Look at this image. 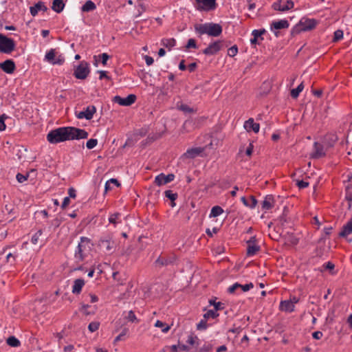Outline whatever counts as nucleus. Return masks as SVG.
I'll return each mask as SVG.
<instances>
[{
    "instance_id": "1",
    "label": "nucleus",
    "mask_w": 352,
    "mask_h": 352,
    "mask_svg": "<svg viewBox=\"0 0 352 352\" xmlns=\"http://www.w3.org/2000/svg\"><path fill=\"white\" fill-rule=\"evenodd\" d=\"M88 135V133L84 129L63 126L51 131L47 135V140L51 144H57L67 140L86 139Z\"/></svg>"
},
{
    "instance_id": "2",
    "label": "nucleus",
    "mask_w": 352,
    "mask_h": 352,
    "mask_svg": "<svg viewBox=\"0 0 352 352\" xmlns=\"http://www.w3.org/2000/svg\"><path fill=\"white\" fill-rule=\"evenodd\" d=\"M195 28L196 32L201 34H206L214 37L219 36L222 32V27L219 24L214 23L196 25Z\"/></svg>"
},
{
    "instance_id": "3",
    "label": "nucleus",
    "mask_w": 352,
    "mask_h": 352,
    "mask_svg": "<svg viewBox=\"0 0 352 352\" xmlns=\"http://www.w3.org/2000/svg\"><path fill=\"white\" fill-rule=\"evenodd\" d=\"M318 21L314 19L302 18L291 30L292 36H295L301 32H307L314 30Z\"/></svg>"
},
{
    "instance_id": "4",
    "label": "nucleus",
    "mask_w": 352,
    "mask_h": 352,
    "mask_svg": "<svg viewBox=\"0 0 352 352\" xmlns=\"http://www.w3.org/2000/svg\"><path fill=\"white\" fill-rule=\"evenodd\" d=\"M91 250V241L89 239L82 236L80 242L79 243L77 249L75 252V258L78 261H82L85 259L87 255Z\"/></svg>"
},
{
    "instance_id": "5",
    "label": "nucleus",
    "mask_w": 352,
    "mask_h": 352,
    "mask_svg": "<svg viewBox=\"0 0 352 352\" xmlns=\"http://www.w3.org/2000/svg\"><path fill=\"white\" fill-rule=\"evenodd\" d=\"M15 48V43L13 39L8 38L0 34V52L5 54L11 53Z\"/></svg>"
},
{
    "instance_id": "6",
    "label": "nucleus",
    "mask_w": 352,
    "mask_h": 352,
    "mask_svg": "<svg viewBox=\"0 0 352 352\" xmlns=\"http://www.w3.org/2000/svg\"><path fill=\"white\" fill-rule=\"evenodd\" d=\"M89 72V63L85 61H82L75 69L74 76L77 79L84 80L87 77Z\"/></svg>"
},
{
    "instance_id": "7",
    "label": "nucleus",
    "mask_w": 352,
    "mask_h": 352,
    "mask_svg": "<svg viewBox=\"0 0 352 352\" xmlns=\"http://www.w3.org/2000/svg\"><path fill=\"white\" fill-rule=\"evenodd\" d=\"M196 8L200 11H210L216 8V0H196Z\"/></svg>"
},
{
    "instance_id": "8",
    "label": "nucleus",
    "mask_w": 352,
    "mask_h": 352,
    "mask_svg": "<svg viewBox=\"0 0 352 352\" xmlns=\"http://www.w3.org/2000/svg\"><path fill=\"white\" fill-rule=\"evenodd\" d=\"M294 6L292 0H278L273 3L272 8L275 10L285 12L293 8Z\"/></svg>"
},
{
    "instance_id": "9",
    "label": "nucleus",
    "mask_w": 352,
    "mask_h": 352,
    "mask_svg": "<svg viewBox=\"0 0 352 352\" xmlns=\"http://www.w3.org/2000/svg\"><path fill=\"white\" fill-rule=\"evenodd\" d=\"M98 245L108 252H113L116 248V243L110 236L100 239Z\"/></svg>"
},
{
    "instance_id": "10",
    "label": "nucleus",
    "mask_w": 352,
    "mask_h": 352,
    "mask_svg": "<svg viewBox=\"0 0 352 352\" xmlns=\"http://www.w3.org/2000/svg\"><path fill=\"white\" fill-rule=\"evenodd\" d=\"M136 100V96L130 94L126 98H122L119 96H116L113 98V102L122 106H130L133 104Z\"/></svg>"
},
{
    "instance_id": "11",
    "label": "nucleus",
    "mask_w": 352,
    "mask_h": 352,
    "mask_svg": "<svg viewBox=\"0 0 352 352\" xmlns=\"http://www.w3.org/2000/svg\"><path fill=\"white\" fill-rule=\"evenodd\" d=\"M174 178L175 175L173 174L165 175L164 174L161 173L155 177L154 182L157 186H160L172 182Z\"/></svg>"
},
{
    "instance_id": "12",
    "label": "nucleus",
    "mask_w": 352,
    "mask_h": 352,
    "mask_svg": "<svg viewBox=\"0 0 352 352\" xmlns=\"http://www.w3.org/2000/svg\"><path fill=\"white\" fill-rule=\"evenodd\" d=\"M96 109L94 106H89L86 108L85 111L76 113V116L78 119L85 118L87 120H91L93 118L94 114L96 113Z\"/></svg>"
},
{
    "instance_id": "13",
    "label": "nucleus",
    "mask_w": 352,
    "mask_h": 352,
    "mask_svg": "<svg viewBox=\"0 0 352 352\" xmlns=\"http://www.w3.org/2000/svg\"><path fill=\"white\" fill-rule=\"evenodd\" d=\"M247 255L253 256L260 250V247L256 244V237L252 236L250 240L247 241Z\"/></svg>"
},
{
    "instance_id": "14",
    "label": "nucleus",
    "mask_w": 352,
    "mask_h": 352,
    "mask_svg": "<svg viewBox=\"0 0 352 352\" xmlns=\"http://www.w3.org/2000/svg\"><path fill=\"white\" fill-rule=\"evenodd\" d=\"M204 151V147H195L188 148L186 153H184L182 155V157L188 158V159H193L199 155H200Z\"/></svg>"
},
{
    "instance_id": "15",
    "label": "nucleus",
    "mask_w": 352,
    "mask_h": 352,
    "mask_svg": "<svg viewBox=\"0 0 352 352\" xmlns=\"http://www.w3.org/2000/svg\"><path fill=\"white\" fill-rule=\"evenodd\" d=\"M254 287V285L252 283H250L245 285H241L238 283H234L232 286L229 287L228 289V292L230 294L234 293L238 289H241L243 292H245L249 291L250 289Z\"/></svg>"
},
{
    "instance_id": "16",
    "label": "nucleus",
    "mask_w": 352,
    "mask_h": 352,
    "mask_svg": "<svg viewBox=\"0 0 352 352\" xmlns=\"http://www.w3.org/2000/svg\"><path fill=\"white\" fill-rule=\"evenodd\" d=\"M0 69L7 74H12L16 69L15 63L12 60H6L0 63Z\"/></svg>"
},
{
    "instance_id": "17",
    "label": "nucleus",
    "mask_w": 352,
    "mask_h": 352,
    "mask_svg": "<svg viewBox=\"0 0 352 352\" xmlns=\"http://www.w3.org/2000/svg\"><path fill=\"white\" fill-rule=\"evenodd\" d=\"M221 42L216 41L210 44L208 47L204 50V54L206 55H214L217 54L221 50Z\"/></svg>"
},
{
    "instance_id": "18",
    "label": "nucleus",
    "mask_w": 352,
    "mask_h": 352,
    "mask_svg": "<svg viewBox=\"0 0 352 352\" xmlns=\"http://www.w3.org/2000/svg\"><path fill=\"white\" fill-rule=\"evenodd\" d=\"M244 128L248 132L253 131L257 133L259 131L260 126L259 124L255 123L253 118H249L244 123Z\"/></svg>"
},
{
    "instance_id": "19",
    "label": "nucleus",
    "mask_w": 352,
    "mask_h": 352,
    "mask_svg": "<svg viewBox=\"0 0 352 352\" xmlns=\"http://www.w3.org/2000/svg\"><path fill=\"white\" fill-rule=\"evenodd\" d=\"M289 26L288 21L283 19L273 21L271 24V30L274 31L276 30L287 29Z\"/></svg>"
},
{
    "instance_id": "20",
    "label": "nucleus",
    "mask_w": 352,
    "mask_h": 352,
    "mask_svg": "<svg viewBox=\"0 0 352 352\" xmlns=\"http://www.w3.org/2000/svg\"><path fill=\"white\" fill-rule=\"evenodd\" d=\"M175 258L173 257L165 258L160 256L155 262V264L157 267L166 266L171 265L174 263Z\"/></svg>"
},
{
    "instance_id": "21",
    "label": "nucleus",
    "mask_w": 352,
    "mask_h": 352,
    "mask_svg": "<svg viewBox=\"0 0 352 352\" xmlns=\"http://www.w3.org/2000/svg\"><path fill=\"white\" fill-rule=\"evenodd\" d=\"M85 285V280L82 278H78L74 281L72 287V293L74 294H79L83 286Z\"/></svg>"
},
{
    "instance_id": "22",
    "label": "nucleus",
    "mask_w": 352,
    "mask_h": 352,
    "mask_svg": "<svg viewBox=\"0 0 352 352\" xmlns=\"http://www.w3.org/2000/svg\"><path fill=\"white\" fill-rule=\"evenodd\" d=\"M47 10V8L45 6L44 3L41 1H38L34 6L30 7V10L31 14L34 16L38 14V11L45 12Z\"/></svg>"
},
{
    "instance_id": "23",
    "label": "nucleus",
    "mask_w": 352,
    "mask_h": 352,
    "mask_svg": "<svg viewBox=\"0 0 352 352\" xmlns=\"http://www.w3.org/2000/svg\"><path fill=\"white\" fill-rule=\"evenodd\" d=\"M67 1V0H54L52 9L57 13L61 12L65 8Z\"/></svg>"
},
{
    "instance_id": "24",
    "label": "nucleus",
    "mask_w": 352,
    "mask_h": 352,
    "mask_svg": "<svg viewBox=\"0 0 352 352\" xmlns=\"http://www.w3.org/2000/svg\"><path fill=\"white\" fill-rule=\"evenodd\" d=\"M314 153L312 154L313 158H320L323 157L325 153L323 151V146L318 142H315L314 145Z\"/></svg>"
},
{
    "instance_id": "25",
    "label": "nucleus",
    "mask_w": 352,
    "mask_h": 352,
    "mask_svg": "<svg viewBox=\"0 0 352 352\" xmlns=\"http://www.w3.org/2000/svg\"><path fill=\"white\" fill-rule=\"evenodd\" d=\"M295 306L289 300H282L280 303V309L286 312H292L294 311Z\"/></svg>"
},
{
    "instance_id": "26",
    "label": "nucleus",
    "mask_w": 352,
    "mask_h": 352,
    "mask_svg": "<svg viewBox=\"0 0 352 352\" xmlns=\"http://www.w3.org/2000/svg\"><path fill=\"white\" fill-rule=\"evenodd\" d=\"M352 233V219L343 226L342 230L340 232V236L345 237Z\"/></svg>"
},
{
    "instance_id": "27",
    "label": "nucleus",
    "mask_w": 352,
    "mask_h": 352,
    "mask_svg": "<svg viewBox=\"0 0 352 352\" xmlns=\"http://www.w3.org/2000/svg\"><path fill=\"white\" fill-rule=\"evenodd\" d=\"M96 8V4L92 1L88 0L82 6L81 10L85 12H88L94 10Z\"/></svg>"
},
{
    "instance_id": "28",
    "label": "nucleus",
    "mask_w": 352,
    "mask_h": 352,
    "mask_svg": "<svg viewBox=\"0 0 352 352\" xmlns=\"http://www.w3.org/2000/svg\"><path fill=\"white\" fill-rule=\"evenodd\" d=\"M273 197L270 195L267 196L262 203V208L264 210H270L273 207Z\"/></svg>"
},
{
    "instance_id": "29",
    "label": "nucleus",
    "mask_w": 352,
    "mask_h": 352,
    "mask_svg": "<svg viewBox=\"0 0 352 352\" xmlns=\"http://www.w3.org/2000/svg\"><path fill=\"white\" fill-rule=\"evenodd\" d=\"M6 343L12 347H18L21 345L20 341L13 336L7 338Z\"/></svg>"
},
{
    "instance_id": "30",
    "label": "nucleus",
    "mask_w": 352,
    "mask_h": 352,
    "mask_svg": "<svg viewBox=\"0 0 352 352\" xmlns=\"http://www.w3.org/2000/svg\"><path fill=\"white\" fill-rule=\"evenodd\" d=\"M162 44L170 50L173 47H174L176 44V41L175 38H164L162 40Z\"/></svg>"
},
{
    "instance_id": "31",
    "label": "nucleus",
    "mask_w": 352,
    "mask_h": 352,
    "mask_svg": "<svg viewBox=\"0 0 352 352\" xmlns=\"http://www.w3.org/2000/svg\"><path fill=\"white\" fill-rule=\"evenodd\" d=\"M304 85L303 82H302L296 89H293L291 90V96L293 98H296L299 96V94L303 90Z\"/></svg>"
},
{
    "instance_id": "32",
    "label": "nucleus",
    "mask_w": 352,
    "mask_h": 352,
    "mask_svg": "<svg viewBox=\"0 0 352 352\" xmlns=\"http://www.w3.org/2000/svg\"><path fill=\"white\" fill-rule=\"evenodd\" d=\"M223 212V210L222 209L221 207H220L219 206H214V207H212V208L211 210V212L210 214V217H218L220 214H221Z\"/></svg>"
},
{
    "instance_id": "33",
    "label": "nucleus",
    "mask_w": 352,
    "mask_h": 352,
    "mask_svg": "<svg viewBox=\"0 0 352 352\" xmlns=\"http://www.w3.org/2000/svg\"><path fill=\"white\" fill-rule=\"evenodd\" d=\"M55 57L56 50L54 49H51L47 53H46L45 59L50 63L52 64V62H54Z\"/></svg>"
},
{
    "instance_id": "34",
    "label": "nucleus",
    "mask_w": 352,
    "mask_h": 352,
    "mask_svg": "<svg viewBox=\"0 0 352 352\" xmlns=\"http://www.w3.org/2000/svg\"><path fill=\"white\" fill-rule=\"evenodd\" d=\"M165 196L172 201L171 206L174 207L175 204L174 203V201L177 198V194L173 193L172 190H168L165 191Z\"/></svg>"
},
{
    "instance_id": "35",
    "label": "nucleus",
    "mask_w": 352,
    "mask_h": 352,
    "mask_svg": "<svg viewBox=\"0 0 352 352\" xmlns=\"http://www.w3.org/2000/svg\"><path fill=\"white\" fill-rule=\"evenodd\" d=\"M155 326L156 327L162 328V331L163 333H167L170 329V327L169 325H166L164 322L160 320H157L155 324Z\"/></svg>"
},
{
    "instance_id": "36",
    "label": "nucleus",
    "mask_w": 352,
    "mask_h": 352,
    "mask_svg": "<svg viewBox=\"0 0 352 352\" xmlns=\"http://www.w3.org/2000/svg\"><path fill=\"white\" fill-rule=\"evenodd\" d=\"M209 302L211 305L214 306V310L216 311H217L219 310H222L224 309V305H223V303H222L221 302H216L215 300H210Z\"/></svg>"
},
{
    "instance_id": "37",
    "label": "nucleus",
    "mask_w": 352,
    "mask_h": 352,
    "mask_svg": "<svg viewBox=\"0 0 352 352\" xmlns=\"http://www.w3.org/2000/svg\"><path fill=\"white\" fill-rule=\"evenodd\" d=\"M219 316V314L215 310H208L204 315V318L205 319H208L210 318H216Z\"/></svg>"
},
{
    "instance_id": "38",
    "label": "nucleus",
    "mask_w": 352,
    "mask_h": 352,
    "mask_svg": "<svg viewBox=\"0 0 352 352\" xmlns=\"http://www.w3.org/2000/svg\"><path fill=\"white\" fill-rule=\"evenodd\" d=\"M65 63V57L62 54H59L58 56H56L54 62H52V65H62Z\"/></svg>"
},
{
    "instance_id": "39",
    "label": "nucleus",
    "mask_w": 352,
    "mask_h": 352,
    "mask_svg": "<svg viewBox=\"0 0 352 352\" xmlns=\"http://www.w3.org/2000/svg\"><path fill=\"white\" fill-rule=\"evenodd\" d=\"M99 326L100 322L94 321L89 323L88 329L91 332H94L98 329Z\"/></svg>"
},
{
    "instance_id": "40",
    "label": "nucleus",
    "mask_w": 352,
    "mask_h": 352,
    "mask_svg": "<svg viewBox=\"0 0 352 352\" xmlns=\"http://www.w3.org/2000/svg\"><path fill=\"white\" fill-rule=\"evenodd\" d=\"M265 30H254L252 32V36L256 38L257 40L260 38L263 34L265 33Z\"/></svg>"
},
{
    "instance_id": "41",
    "label": "nucleus",
    "mask_w": 352,
    "mask_h": 352,
    "mask_svg": "<svg viewBox=\"0 0 352 352\" xmlns=\"http://www.w3.org/2000/svg\"><path fill=\"white\" fill-rule=\"evenodd\" d=\"M345 199L349 201V207L351 208L352 206V191L350 190L349 186L346 188Z\"/></svg>"
},
{
    "instance_id": "42",
    "label": "nucleus",
    "mask_w": 352,
    "mask_h": 352,
    "mask_svg": "<svg viewBox=\"0 0 352 352\" xmlns=\"http://www.w3.org/2000/svg\"><path fill=\"white\" fill-rule=\"evenodd\" d=\"M42 234V230H38L32 237L31 242L33 244H36L38 241L39 237Z\"/></svg>"
},
{
    "instance_id": "43",
    "label": "nucleus",
    "mask_w": 352,
    "mask_h": 352,
    "mask_svg": "<svg viewBox=\"0 0 352 352\" xmlns=\"http://www.w3.org/2000/svg\"><path fill=\"white\" fill-rule=\"evenodd\" d=\"M208 325L206 322V319L204 318L197 324V330H205L206 329Z\"/></svg>"
},
{
    "instance_id": "44",
    "label": "nucleus",
    "mask_w": 352,
    "mask_h": 352,
    "mask_svg": "<svg viewBox=\"0 0 352 352\" xmlns=\"http://www.w3.org/2000/svg\"><path fill=\"white\" fill-rule=\"evenodd\" d=\"M98 144L96 139H90L86 143V146L88 149L94 148Z\"/></svg>"
},
{
    "instance_id": "45",
    "label": "nucleus",
    "mask_w": 352,
    "mask_h": 352,
    "mask_svg": "<svg viewBox=\"0 0 352 352\" xmlns=\"http://www.w3.org/2000/svg\"><path fill=\"white\" fill-rule=\"evenodd\" d=\"M238 52V47L236 45H233L228 50V55L230 57H234Z\"/></svg>"
},
{
    "instance_id": "46",
    "label": "nucleus",
    "mask_w": 352,
    "mask_h": 352,
    "mask_svg": "<svg viewBox=\"0 0 352 352\" xmlns=\"http://www.w3.org/2000/svg\"><path fill=\"white\" fill-rule=\"evenodd\" d=\"M179 109L184 111V113H193L194 112V110L192 108L190 107L187 104H181L179 107Z\"/></svg>"
},
{
    "instance_id": "47",
    "label": "nucleus",
    "mask_w": 352,
    "mask_h": 352,
    "mask_svg": "<svg viewBox=\"0 0 352 352\" xmlns=\"http://www.w3.org/2000/svg\"><path fill=\"white\" fill-rule=\"evenodd\" d=\"M343 37V32L342 30H338L334 32L333 41L336 42Z\"/></svg>"
},
{
    "instance_id": "48",
    "label": "nucleus",
    "mask_w": 352,
    "mask_h": 352,
    "mask_svg": "<svg viewBox=\"0 0 352 352\" xmlns=\"http://www.w3.org/2000/svg\"><path fill=\"white\" fill-rule=\"evenodd\" d=\"M186 47L187 49H189V48H197V45H196V42H195V40L193 39V38H190L188 39V43L186 45Z\"/></svg>"
},
{
    "instance_id": "49",
    "label": "nucleus",
    "mask_w": 352,
    "mask_h": 352,
    "mask_svg": "<svg viewBox=\"0 0 352 352\" xmlns=\"http://www.w3.org/2000/svg\"><path fill=\"white\" fill-rule=\"evenodd\" d=\"M17 181L19 183H23L28 179V175H24L21 173H18L16 176Z\"/></svg>"
},
{
    "instance_id": "50",
    "label": "nucleus",
    "mask_w": 352,
    "mask_h": 352,
    "mask_svg": "<svg viewBox=\"0 0 352 352\" xmlns=\"http://www.w3.org/2000/svg\"><path fill=\"white\" fill-rule=\"evenodd\" d=\"M197 336H193L192 335L189 336L188 337V340H186V342L190 345H194L196 344V340H197Z\"/></svg>"
},
{
    "instance_id": "51",
    "label": "nucleus",
    "mask_w": 352,
    "mask_h": 352,
    "mask_svg": "<svg viewBox=\"0 0 352 352\" xmlns=\"http://www.w3.org/2000/svg\"><path fill=\"white\" fill-rule=\"evenodd\" d=\"M296 185L299 188H307L309 186V182H305L303 180H298L296 182Z\"/></svg>"
},
{
    "instance_id": "52",
    "label": "nucleus",
    "mask_w": 352,
    "mask_h": 352,
    "mask_svg": "<svg viewBox=\"0 0 352 352\" xmlns=\"http://www.w3.org/2000/svg\"><path fill=\"white\" fill-rule=\"evenodd\" d=\"M127 331V329H123V331L115 338L114 342H117L122 340L123 337L126 334Z\"/></svg>"
},
{
    "instance_id": "53",
    "label": "nucleus",
    "mask_w": 352,
    "mask_h": 352,
    "mask_svg": "<svg viewBox=\"0 0 352 352\" xmlns=\"http://www.w3.org/2000/svg\"><path fill=\"white\" fill-rule=\"evenodd\" d=\"M126 318L128 319V320L131 321V322H134L136 320V317H135V315L134 314V312L133 311H129L128 312V315L126 316Z\"/></svg>"
},
{
    "instance_id": "54",
    "label": "nucleus",
    "mask_w": 352,
    "mask_h": 352,
    "mask_svg": "<svg viewBox=\"0 0 352 352\" xmlns=\"http://www.w3.org/2000/svg\"><path fill=\"white\" fill-rule=\"evenodd\" d=\"M100 57L102 58V64L103 65H106L107 62L109 58V56L107 53H103L100 55Z\"/></svg>"
},
{
    "instance_id": "55",
    "label": "nucleus",
    "mask_w": 352,
    "mask_h": 352,
    "mask_svg": "<svg viewBox=\"0 0 352 352\" xmlns=\"http://www.w3.org/2000/svg\"><path fill=\"white\" fill-rule=\"evenodd\" d=\"M5 115H3L2 117H0V131H3L6 129V126L4 121Z\"/></svg>"
},
{
    "instance_id": "56",
    "label": "nucleus",
    "mask_w": 352,
    "mask_h": 352,
    "mask_svg": "<svg viewBox=\"0 0 352 352\" xmlns=\"http://www.w3.org/2000/svg\"><path fill=\"white\" fill-rule=\"evenodd\" d=\"M323 267L325 269V270H332L334 269L335 267V265L333 263L331 262H327V263L324 264L323 265Z\"/></svg>"
},
{
    "instance_id": "57",
    "label": "nucleus",
    "mask_w": 352,
    "mask_h": 352,
    "mask_svg": "<svg viewBox=\"0 0 352 352\" xmlns=\"http://www.w3.org/2000/svg\"><path fill=\"white\" fill-rule=\"evenodd\" d=\"M212 349V346L210 344L204 345L199 349V352H208Z\"/></svg>"
},
{
    "instance_id": "58",
    "label": "nucleus",
    "mask_w": 352,
    "mask_h": 352,
    "mask_svg": "<svg viewBox=\"0 0 352 352\" xmlns=\"http://www.w3.org/2000/svg\"><path fill=\"white\" fill-rule=\"evenodd\" d=\"M118 214H113L110 216V217L109 218V223H113V224H116V219L118 217Z\"/></svg>"
},
{
    "instance_id": "59",
    "label": "nucleus",
    "mask_w": 352,
    "mask_h": 352,
    "mask_svg": "<svg viewBox=\"0 0 352 352\" xmlns=\"http://www.w3.org/2000/svg\"><path fill=\"white\" fill-rule=\"evenodd\" d=\"M69 203H70L69 197H65L63 199V201L62 203L61 208L63 209L65 208L69 204Z\"/></svg>"
},
{
    "instance_id": "60",
    "label": "nucleus",
    "mask_w": 352,
    "mask_h": 352,
    "mask_svg": "<svg viewBox=\"0 0 352 352\" xmlns=\"http://www.w3.org/2000/svg\"><path fill=\"white\" fill-rule=\"evenodd\" d=\"M312 336L316 340H319L322 337V333L321 331H317L312 333Z\"/></svg>"
},
{
    "instance_id": "61",
    "label": "nucleus",
    "mask_w": 352,
    "mask_h": 352,
    "mask_svg": "<svg viewBox=\"0 0 352 352\" xmlns=\"http://www.w3.org/2000/svg\"><path fill=\"white\" fill-rule=\"evenodd\" d=\"M69 197L75 198L76 197V190L74 188H69L68 190Z\"/></svg>"
},
{
    "instance_id": "62",
    "label": "nucleus",
    "mask_w": 352,
    "mask_h": 352,
    "mask_svg": "<svg viewBox=\"0 0 352 352\" xmlns=\"http://www.w3.org/2000/svg\"><path fill=\"white\" fill-rule=\"evenodd\" d=\"M250 199H251V204H249V207L251 208H254L256 206L257 201L254 196H251Z\"/></svg>"
},
{
    "instance_id": "63",
    "label": "nucleus",
    "mask_w": 352,
    "mask_h": 352,
    "mask_svg": "<svg viewBox=\"0 0 352 352\" xmlns=\"http://www.w3.org/2000/svg\"><path fill=\"white\" fill-rule=\"evenodd\" d=\"M145 62L147 65H151L153 63V58L151 56H145L144 57Z\"/></svg>"
},
{
    "instance_id": "64",
    "label": "nucleus",
    "mask_w": 352,
    "mask_h": 352,
    "mask_svg": "<svg viewBox=\"0 0 352 352\" xmlns=\"http://www.w3.org/2000/svg\"><path fill=\"white\" fill-rule=\"evenodd\" d=\"M253 152V145L250 143L249 146L247 148L245 153L247 155L250 156Z\"/></svg>"
}]
</instances>
